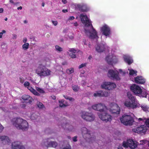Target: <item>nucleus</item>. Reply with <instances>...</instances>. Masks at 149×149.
Wrapping results in <instances>:
<instances>
[{
    "mask_svg": "<svg viewBox=\"0 0 149 149\" xmlns=\"http://www.w3.org/2000/svg\"><path fill=\"white\" fill-rule=\"evenodd\" d=\"M80 18L82 23L85 25V26H91L90 30L84 29L85 33L88 37L91 39L98 38L96 31L93 28L91 21L88 18L87 15L86 14L84 15L81 14L80 16Z\"/></svg>",
    "mask_w": 149,
    "mask_h": 149,
    "instance_id": "nucleus-1",
    "label": "nucleus"
},
{
    "mask_svg": "<svg viewBox=\"0 0 149 149\" xmlns=\"http://www.w3.org/2000/svg\"><path fill=\"white\" fill-rule=\"evenodd\" d=\"M36 73L40 77L48 76L50 74L51 71L42 64L39 65L36 70Z\"/></svg>",
    "mask_w": 149,
    "mask_h": 149,
    "instance_id": "nucleus-2",
    "label": "nucleus"
},
{
    "mask_svg": "<svg viewBox=\"0 0 149 149\" xmlns=\"http://www.w3.org/2000/svg\"><path fill=\"white\" fill-rule=\"evenodd\" d=\"M81 132L83 138L87 141L91 142L95 140V136L91 132L86 128H83L81 129Z\"/></svg>",
    "mask_w": 149,
    "mask_h": 149,
    "instance_id": "nucleus-3",
    "label": "nucleus"
},
{
    "mask_svg": "<svg viewBox=\"0 0 149 149\" xmlns=\"http://www.w3.org/2000/svg\"><path fill=\"white\" fill-rule=\"evenodd\" d=\"M13 125L17 129L24 131L27 130L29 128L27 122H13Z\"/></svg>",
    "mask_w": 149,
    "mask_h": 149,
    "instance_id": "nucleus-4",
    "label": "nucleus"
},
{
    "mask_svg": "<svg viewBox=\"0 0 149 149\" xmlns=\"http://www.w3.org/2000/svg\"><path fill=\"white\" fill-rule=\"evenodd\" d=\"M110 108L109 109V112L112 114H119L120 108L118 104L115 103H111L109 104Z\"/></svg>",
    "mask_w": 149,
    "mask_h": 149,
    "instance_id": "nucleus-5",
    "label": "nucleus"
},
{
    "mask_svg": "<svg viewBox=\"0 0 149 149\" xmlns=\"http://www.w3.org/2000/svg\"><path fill=\"white\" fill-rule=\"evenodd\" d=\"M81 117L86 121H93L95 118V116L88 112L84 111L81 112Z\"/></svg>",
    "mask_w": 149,
    "mask_h": 149,
    "instance_id": "nucleus-6",
    "label": "nucleus"
},
{
    "mask_svg": "<svg viewBox=\"0 0 149 149\" xmlns=\"http://www.w3.org/2000/svg\"><path fill=\"white\" fill-rule=\"evenodd\" d=\"M43 146H45L47 147L56 148L58 146L57 143L55 141H49V139L48 138L43 141L42 143Z\"/></svg>",
    "mask_w": 149,
    "mask_h": 149,
    "instance_id": "nucleus-7",
    "label": "nucleus"
},
{
    "mask_svg": "<svg viewBox=\"0 0 149 149\" xmlns=\"http://www.w3.org/2000/svg\"><path fill=\"white\" fill-rule=\"evenodd\" d=\"M101 86L102 88L110 90L116 88V86L115 84L113 82H105L101 85Z\"/></svg>",
    "mask_w": 149,
    "mask_h": 149,
    "instance_id": "nucleus-8",
    "label": "nucleus"
},
{
    "mask_svg": "<svg viewBox=\"0 0 149 149\" xmlns=\"http://www.w3.org/2000/svg\"><path fill=\"white\" fill-rule=\"evenodd\" d=\"M92 108L95 110L100 111L101 112H104L105 109H107V107L104 104L99 103L95 104L92 106Z\"/></svg>",
    "mask_w": 149,
    "mask_h": 149,
    "instance_id": "nucleus-9",
    "label": "nucleus"
},
{
    "mask_svg": "<svg viewBox=\"0 0 149 149\" xmlns=\"http://www.w3.org/2000/svg\"><path fill=\"white\" fill-rule=\"evenodd\" d=\"M99 118L103 121H111L113 117L108 113H100L98 115Z\"/></svg>",
    "mask_w": 149,
    "mask_h": 149,
    "instance_id": "nucleus-10",
    "label": "nucleus"
},
{
    "mask_svg": "<svg viewBox=\"0 0 149 149\" xmlns=\"http://www.w3.org/2000/svg\"><path fill=\"white\" fill-rule=\"evenodd\" d=\"M105 60L109 65H112L113 63H116L118 61L116 56L114 55H109L107 56Z\"/></svg>",
    "mask_w": 149,
    "mask_h": 149,
    "instance_id": "nucleus-11",
    "label": "nucleus"
},
{
    "mask_svg": "<svg viewBox=\"0 0 149 149\" xmlns=\"http://www.w3.org/2000/svg\"><path fill=\"white\" fill-rule=\"evenodd\" d=\"M102 34L105 36H109L111 34L110 28L107 25L105 24L100 28Z\"/></svg>",
    "mask_w": 149,
    "mask_h": 149,
    "instance_id": "nucleus-12",
    "label": "nucleus"
},
{
    "mask_svg": "<svg viewBox=\"0 0 149 149\" xmlns=\"http://www.w3.org/2000/svg\"><path fill=\"white\" fill-rule=\"evenodd\" d=\"M147 130L146 126L142 125L136 128L133 129L132 131L133 132L139 134H144Z\"/></svg>",
    "mask_w": 149,
    "mask_h": 149,
    "instance_id": "nucleus-13",
    "label": "nucleus"
},
{
    "mask_svg": "<svg viewBox=\"0 0 149 149\" xmlns=\"http://www.w3.org/2000/svg\"><path fill=\"white\" fill-rule=\"evenodd\" d=\"M118 74V72H116L113 70H109L108 71V75L109 77L112 78L117 80H119L120 78L119 77Z\"/></svg>",
    "mask_w": 149,
    "mask_h": 149,
    "instance_id": "nucleus-14",
    "label": "nucleus"
},
{
    "mask_svg": "<svg viewBox=\"0 0 149 149\" xmlns=\"http://www.w3.org/2000/svg\"><path fill=\"white\" fill-rule=\"evenodd\" d=\"M25 87H27V88L33 94L37 96H40V93L38 92L36 90L33 89L31 86H29L30 83L28 81H25L24 84Z\"/></svg>",
    "mask_w": 149,
    "mask_h": 149,
    "instance_id": "nucleus-15",
    "label": "nucleus"
},
{
    "mask_svg": "<svg viewBox=\"0 0 149 149\" xmlns=\"http://www.w3.org/2000/svg\"><path fill=\"white\" fill-rule=\"evenodd\" d=\"M12 149H25L24 147L19 142H15L12 144Z\"/></svg>",
    "mask_w": 149,
    "mask_h": 149,
    "instance_id": "nucleus-16",
    "label": "nucleus"
},
{
    "mask_svg": "<svg viewBox=\"0 0 149 149\" xmlns=\"http://www.w3.org/2000/svg\"><path fill=\"white\" fill-rule=\"evenodd\" d=\"M77 7L79 10L81 12H86L89 10V8L85 4H79L77 5Z\"/></svg>",
    "mask_w": 149,
    "mask_h": 149,
    "instance_id": "nucleus-17",
    "label": "nucleus"
},
{
    "mask_svg": "<svg viewBox=\"0 0 149 149\" xmlns=\"http://www.w3.org/2000/svg\"><path fill=\"white\" fill-rule=\"evenodd\" d=\"M22 99L26 103L31 104L32 102V97L29 95H24L22 97Z\"/></svg>",
    "mask_w": 149,
    "mask_h": 149,
    "instance_id": "nucleus-18",
    "label": "nucleus"
},
{
    "mask_svg": "<svg viewBox=\"0 0 149 149\" xmlns=\"http://www.w3.org/2000/svg\"><path fill=\"white\" fill-rule=\"evenodd\" d=\"M10 141L9 137L5 136H0V142L4 144H8Z\"/></svg>",
    "mask_w": 149,
    "mask_h": 149,
    "instance_id": "nucleus-19",
    "label": "nucleus"
},
{
    "mask_svg": "<svg viewBox=\"0 0 149 149\" xmlns=\"http://www.w3.org/2000/svg\"><path fill=\"white\" fill-rule=\"evenodd\" d=\"M105 49V45L101 43L97 45L96 47V50L99 52H103L104 50Z\"/></svg>",
    "mask_w": 149,
    "mask_h": 149,
    "instance_id": "nucleus-20",
    "label": "nucleus"
},
{
    "mask_svg": "<svg viewBox=\"0 0 149 149\" xmlns=\"http://www.w3.org/2000/svg\"><path fill=\"white\" fill-rule=\"evenodd\" d=\"M120 121H130V115L124 114L120 118Z\"/></svg>",
    "mask_w": 149,
    "mask_h": 149,
    "instance_id": "nucleus-21",
    "label": "nucleus"
},
{
    "mask_svg": "<svg viewBox=\"0 0 149 149\" xmlns=\"http://www.w3.org/2000/svg\"><path fill=\"white\" fill-rule=\"evenodd\" d=\"M127 96L128 98L130 100V92H127ZM124 105L125 106L128 107H130V100L128 101H126L124 103Z\"/></svg>",
    "mask_w": 149,
    "mask_h": 149,
    "instance_id": "nucleus-22",
    "label": "nucleus"
},
{
    "mask_svg": "<svg viewBox=\"0 0 149 149\" xmlns=\"http://www.w3.org/2000/svg\"><path fill=\"white\" fill-rule=\"evenodd\" d=\"M37 107L40 109H45V107L44 105L41 102L38 101L36 104Z\"/></svg>",
    "mask_w": 149,
    "mask_h": 149,
    "instance_id": "nucleus-23",
    "label": "nucleus"
},
{
    "mask_svg": "<svg viewBox=\"0 0 149 149\" xmlns=\"http://www.w3.org/2000/svg\"><path fill=\"white\" fill-rule=\"evenodd\" d=\"M139 143L136 141H133L132 139H131V149H134L137 146V144Z\"/></svg>",
    "mask_w": 149,
    "mask_h": 149,
    "instance_id": "nucleus-24",
    "label": "nucleus"
},
{
    "mask_svg": "<svg viewBox=\"0 0 149 149\" xmlns=\"http://www.w3.org/2000/svg\"><path fill=\"white\" fill-rule=\"evenodd\" d=\"M124 61L128 65L130 64V56L125 55L124 56Z\"/></svg>",
    "mask_w": 149,
    "mask_h": 149,
    "instance_id": "nucleus-25",
    "label": "nucleus"
},
{
    "mask_svg": "<svg viewBox=\"0 0 149 149\" xmlns=\"http://www.w3.org/2000/svg\"><path fill=\"white\" fill-rule=\"evenodd\" d=\"M60 149H71V146L68 144H64L60 147Z\"/></svg>",
    "mask_w": 149,
    "mask_h": 149,
    "instance_id": "nucleus-26",
    "label": "nucleus"
},
{
    "mask_svg": "<svg viewBox=\"0 0 149 149\" xmlns=\"http://www.w3.org/2000/svg\"><path fill=\"white\" fill-rule=\"evenodd\" d=\"M93 96L95 97H102L101 94V91H97L93 94Z\"/></svg>",
    "mask_w": 149,
    "mask_h": 149,
    "instance_id": "nucleus-27",
    "label": "nucleus"
},
{
    "mask_svg": "<svg viewBox=\"0 0 149 149\" xmlns=\"http://www.w3.org/2000/svg\"><path fill=\"white\" fill-rule=\"evenodd\" d=\"M36 91H38L40 93H44L45 92V91L43 90V89L40 88L39 87H36Z\"/></svg>",
    "mask_w": 149,
    "mask_h": 149,
    "instance_id": "nucleus-28",
    "label": "nucleus"
},
{
    "mask_svg": "<svg viewBox=\"0 0 149 149\" xmlns=\"http://www.w3.org/2000/svg\"><path fill=\"white\" fill-rule=\"evenodd\" d=\"M29 44L28 43H24L22 46L23 49L24 50H27L29 48Z\"/></svg>",
    "mask_w": 149,
    "mask_h": 149,
    "instance_id": "nucleus-29",
    "label": "nucleus"
},
{
    "mask_svg": "<svg viewBox=\"0 0 149 149\" xmlns=\"http://www.w3.org/2000/svg\"><path fill=\"white\" fill-rule=\"evenodd\" d=\"M102 97H107L109 95V93L106 91H101Z\"/></svg>",
    "mask_w": 149,
    "mask_h": 149,
    "instance_id": "nucleus-30",
    "label": "nucleus"
},
{
    "mask_svg": "<svg viewBox=\"0 0 149 149\" xmlns=\"http://www.w3.org/2000/svg\"><path fill=\"white\" fill-rule=\"evenodd\" d=\"M12 121H26L20 118L16 117L13 118Z\"/></svg>",
    "mask_w": 149,
    "mask_h": 149,
    "instance_id": "nucleus-31",
    "label": "nucleus"
},
{
    "mask_svg": "<svg viewBox=\"0 0 149 149\" xmlns=\"http://www.w3.org/2000/svg\"><path fill=\"white\" fill-rule=\"evenodd\" d=\"M74 69L72 68H70L69 69H67L66 70L68 74H71L73 72Z\"/></svg>",
    "mask_w": 149,
    "mask_h": 149,
    "instance_id": "nucleus-32",
    "label": "nucleus"
},
{
    "mask_svg": "<svg viewBox=\"0 0 149 149\" xmlns=\"http://www.w3.org/2000/svg\"><path fill=\"white\" fill-rule=\"evenodd\" d=\"M72 88L73 90L75 92L77 91L79 89V87L75 85L72 86Z\"/></svg>",
    "mask_w": 149,
    "mask_h": 149,
    "instance_id": "nucleus-33",
    "label": "nucleus"
},
{
    "mask_svg": "<svg viewBox=\"0 0 149 149\" xmlns=\"http://www.w3.org/2000/svg\"><path fill=\"white\" fill-rule=\"evenodd\" d=\"M63 96L65 99L67 100H69L70 101H73L74 100V99L73 98L68 96L63 95Z\"/></svg>",
    "mask_w": 149,
    "mask_h": 149,
    "instance_id": "nucleus-34",
    "label": "nucleus"
},
{
    "mask_svg": "<svg viewBox=\"0 0 149 149\" xmlns=\"http://www.w3.org/2000/svg\"><path fill=\"white\" fill-rule=\"evenodd\" d=\"M55 48L56 50L60 52L63 51V49L58 45H56Z\"/></svg>",
    "mask_w": 149,
    "mask_h": 149,
    "instance_id": "nucleus-35",
    "label": "nucleus"
},
{
    "mask_svg": "<svg viewBox=\"0 0 149 149\" xmlns=\"http://www.w3.org/2000/svg\"><path fill=\"white\" fill-rule=\"evenodd\" d=\"M69 55L72 58H75L76 57V55L74 53H70L69 54Z\"/></svg>",
    "mask_w": 149,
    "mask_h": 149,
    "instance_id": "nucleus-36",
    "label": "nucleus"
},
{
    "mask_svg": "<svg viewBox=\"0 0 149 149\" xmlns=\"http://www.w3.org/2000/svg\"><path fill=\"white\" fill-rule=\"evenodd\" d=\"M87 63H82L79 66V68L80 69L86 66Z\"/></svg>",
    "mask_w": 149,
    "mask_h": 149,
    "instance_id": "nucleus-37",
    "label": "nucleus"
},
{
    "mask_svg": "<svg viewBox=\"0 0 149 149\" xmlns=\"http://www.w3.org/2000/svg\"><path fill=\"white\" fill-rule=\"evenodd\" d=\"M69 52H71V53H75L76 52V50L74 48L70 49L69 50Z\"/></svg>",
    "mask_w": 149,
    "mask_h": 149,
    "instance_id": "nucleus-38",
    "label": "nucleus"
},
{
    "mask_svg": "<svg viewBox=\"0 0 149 149\" xmlns=\"http://www.w3.org/2000/svg\"><path fill=\"white\" fill-rule=\"evenodd\" d=\"M77 136H75L72 138V140L73 141L76 142L77 141Z\"/></svg>",
    "mask_w": 149,
    "mask_h": 149,
    "instance_id": "nucleus-39",
    "label": "nucleus"
},
{
    "mask_svg": "<svg viewBox=\"0 0 149 149\" xmlns=\"http://www.w3.org/2000/svg\"><path fill=\"white\" fill-rule=\"evenodd\" d=\"M60 107H64L67 106V105L63 103H59Z\"/></svg>",
    "mask_w": 149,
    "mask_h": 149,
    "instance_id": "nucleus-40",
    "label": "nucleus"
},
{
    "mask_svg": "<svg viewBox=\"0 0 149 149\" xmlns=\"http://www.w3.org/2000/svg\"><path fill=\"white\" fill-rule=\"evenodd\" d=\"M119 71L120 74H122V75H124L125 74L126 72L125 71H123L121 69H120Z\"/></svg>",
    "mask_w": 149,
    "mask_h": 149,
    "instance_id": "nucleus-41",
    "label": "nucleus"
},
{
    "mask_svg": "<svg viewBox=\"0 0 149 149\" xmlns=\"http://www.w3.org/2000/svg\"><path fill=\"white\" fill-rule=\"evenodd\" d=\"M122 123L125 125H127L129 124L130 122H121Z\"/></svg>",
    "mask_w": 149,
    "mask_h": 149,
    "instance_id": "nucleus-42",
    "label": "nucleus"
},
{
    "mask_svg": "<svg viewBox=\"0 0 149 149\" xmlns=\"http://www.w3.org/2000/svg\"><path fill=\"white\" fill-rule=\"evenodd\" d=\"M19 80L20 82L21 83H23L24 81V79L22 77H20L19 78Z\"/></svg>",
    "mask_w": 149,
    "mask_h": 149,
    "instance_id": "nucleus-43",
    "label": "nucleus"
},
{
    "mask_svg": "<svg viewBox=\"0 0 149 149\" xmlns=\"http://www.w3.org/2000/svg\"><path fill=\"white\" fill-rule=\"evenodd\" d=\"M52 22L53 24L55 26H56L58 22L56 21L52 20Z\"/></svg>",
    "mask_w": 149,
    "mask_h": 149,
    "instance_id": "nucleus-44",
    "label": "nucleus"
},
{
    "mask_svg": "<svg viewBox=\"0 0 149 149\" xmlns=\"http://www.w3.org/2000/svg\"><path fill=\"white\" fill-rule=\"evenodd\" d=\"M3 127L2 126V125L1 124H0V133L2 132V131L3 129Z\"/></svg>",
    "mask_w": 149,
    "mask_h": 149,
    "instance_id": "nucleus-45",
    "label": "nucleus"
},
{
    "mask_svg": "<svg viewBox=\"0 0 149 149\" xmlns=\"http://www.w3.org/2000/svg\"><path fill=\"white\" fill-rule=\"evenodd\" d=\"M20 107L21 108H25L26 107V105L24 104H21L20 105Z\"/></svg>",
    "mask_w": 149,
    "mask_h": 149,
    "instance_id": "nucleus-46",
    "label": "nucleus"
},
{
    "mask_svg": "<svg viewBox=\"0 0 149 149\" xmlns=\"http://www.w3.org/2000/svg\"><path fill=\"white\" fill-rule=\"evenodd\" d=\"M145 141L144 140H141L140 141V144L141 145H143L144 143H145Z\"/></svg>",
    "mask_w": 149,
    "mask_h": 149,
    "instance_id": "nucleus-47",
    "label": "nucleus"
},
{
    "mask_svg": "<svg viewBox=\"0 0 149 149\" xmlns=\"http://www.w3.org/2000/svg\"><path fill=\"white\" fill-rule=\"evenodd\" d=\"M146 126L149 128V122H145Z\"/></svg>",
    "mask_w": 149,
    "mask_h": 149,
    "instance_id": "nucleus-48",
    "label": "nucleus"
},
{
    "mask_svg": "<svg viewBox=\"0 0 149 149\" xmlns=\"http://www.w3.org/2000/svg\"><path fill=\"white\" fill-rule=\"evenodd\" d=\"M74 19V17L73 16H70L69 17V19L70 20H73Z\"/></svg>",
    "mask_w": 149,
    "mask_h": 149,
    "instance_id": "nucleus-49",
    "label": "nucleus"
},
{
    "mask_svg": "<svg viewBox=\"0 0 149 149\" xmlns=\"http://www.w3.org/2000/svg\"><path fill=\"white\" fill-rule=\"evenodd\" d=\"M62 11L63 13H66L68 12L67 9H63L62 10Z\"/></svg>",
    "mask_w": 149,
    "mask_h": 149,
    "instance_id": "nucleus-50",
    "label": "nucleus"
},
{
    "mask_svg": "<svg viewBox=\"0 0 149 149\" xmlns=\"http://www.w3.org/2000/svg\"><path fill=\"white\" fill-rule=\"evenodd\" d=\"M27 38H24L23 40V42H24V43H26V42L27 41Z\"/></svg>",
    "mask_w": 149,
    "mask_h": 149,
    "instance_id": "nucleus-51",
    "label": "nucleus"
},
{
    "mask_svg": "<svg viewBox=\"0 0 149 149\" xmlns=\"http://www.w3.org/2000/svg\"><path fill=\"white\" fill-rule=\"evenodd\" d=\"M83 42H84V45H86V40H83Z\"/></svg>",
    "mask_w": 149,
    "mask_h": 149,
    "instance_id": "nucleus-52",
    "label": "nucleus"
},
{
    "mask_svg": "<svg viewBox=\"0 0 149 149\" xmlns=\"http://www.w3.org/2000/svg\"><path fill=\"white\" fill-rule=\"evenodd\" d=\"M65 100H59V103H64Z\"/></svg>",
    "mask_w": 149,
    "mask_h": 149,
    "instance_id": "nucleus-53",
    "label": "nucleus"
},
{
    "mask_svg": "<svg viewBox=\"0 0 149 149\" xmlns=\"http://www.w3.org/2000/svg\"><path fill=\"white\" fill-rule=\"evenodd\" d=\"M3 9L2 8H0V13H2L3 12Z\"/></svg>",
    "mask_w": 149,
    "mask_h": 149,
    "instance_id": "nucleus-54",
    "label": "nucleus"
},
{
    "mask_svg": "<svg viewBox=\"0 0 149 149\" xmlns=\"http://www.w3.org/2000/svg\"><path fill=\"white\" fill-rule=\"evenodd\" d=\"M74 25L75 26H78V24L77 23V22H75L74 23Z\"/></svg>",
    "mask_w": 149,
    "mask_h": 149,
    "instance_id": "nucleus-55",
    "label": "nucleus"
},
{
    "mask_svg": "<svg viewBox=\"0 0 149 149\" xmlns=\"http://www.w3.org/2000/svg\"><path fill=\"white\" fill-rule=\"evenodd\" d=\"M62 2L64 4H65V3H66L67 2V1L66 0H62Z\"/></svg>",
    "mask_w": 149,
    "mask_h": 149,
    "instance_id": "nucleus-56",
    "label": "nucleus"
},
{
    "mask_svg": "<svg viewBox=\"0 0 149 149\" xmlns=\"http://www.w3.org/2000/svg\"><path fill=\"white\" fill-rule=\"evenodd\" d=\"M51 97L53 100H55L56 99V97L55 96H52Z\"/></svg>",
    "mask_w": 149,
    "mask_h": 149,
    "instance_id": "nucleus-57",
    "label": "nucleus"
},
{
    "mask_svg": "<svg viewBox=\"0 0 149 149\" xmlns=\"http://www.w3.org/2000/svg\"><path fill=\"white\" fill-rule=\"evenodd\" d=\"M18 10H22V6H20L19 7H18L17 8Z\"/></svg>",
    "mask_w": 149,
    "mask_h": 149,
    "instance_id": "nucleus-58",
    "label": "nucleus"
},
{
    "mask_svg": "<svg viewBox=\"0 0 149 149\" xmlns=\"http://www.w3.org/2000/svg\"><path fill=\"white\" fill-rule=\"evenodd\" d=\"M6 32V31L5 30H3L1 33H2V34H3V33H5Z\"/></svg>",
    "mask_w": 149,
    "mask_h": 149,
    "instance_id": "nucleus-59",
    "label": "nucleus"
},
{
    "mask_svg": "<svg viewBox=\"0 0 149 149\" xmlns=\"http://www.w3.org/2000/svg\"><path fill=\"white\" fill-rule=\"evenodd\" d=\"M10 3H14V2L13 1V0H10Z\"/></svg>",
    "mask_w": 149,
    "mask_h": 149,
    "instance_id": "nucleus-60",
    "label": "nucleus"
},
{
    "mask_svg": "<svg viewBox=\"0 0 149 149\" xmlns=\"http://www.w3.org/2000/svg\"><path fill=\"white\" fill-rule=\"evenodd\" d=\"M2 33H0V38H1L2 36Z\"/></svg>",
    "mask_w": 149,
    "mask_h": 149,
    "instance_id": "nucleus-61",
    "label": "nucleus"
},
{
    "mask_svg": "<svg viewBox=\"0 0 149 149\" xmlns=\"http://www.w3.org/2000/svg\"><path fill=\"white\" fill-rule=\"evenodd\" d=\"M128 70H129V75H130V69H128Z\"/></svg>",
    "mask_w": 149,
    "mask_h": 149,
    "instance_id": "nucleus-62",
    "label": "nucleus"
},
{
    "mask_svg": "<svg viewBox=\"0 0 149 149\" xmlns=\"http://www.w3.org/2000/svg\"><path fill=\"white\" fill-rule=\"evenodd\" d=\"M42 6H43V7H44V6H45V3H42Z\"/></svg>",
    "mask_w": 149,
    "mask_h": 149,
    "instance_id": "nucleus-63",
    "label": "nucleus"
},
{
    "mask_svg": "<svg viewBox=\"0 0 149 149\" xmlns=\"http://www.w3.org/2000/svg\"><path fill=\"white\" fill-rule=\"evenodd\" d=\"M24 23H25V24L27 23V21L26 20L24 21Z\"/></svg>",
    "mask_w": 149,
    "mask_h": 149,
    "instance_id": "nucleus-64",
    "label": "nucleus"
}]
</instances>
